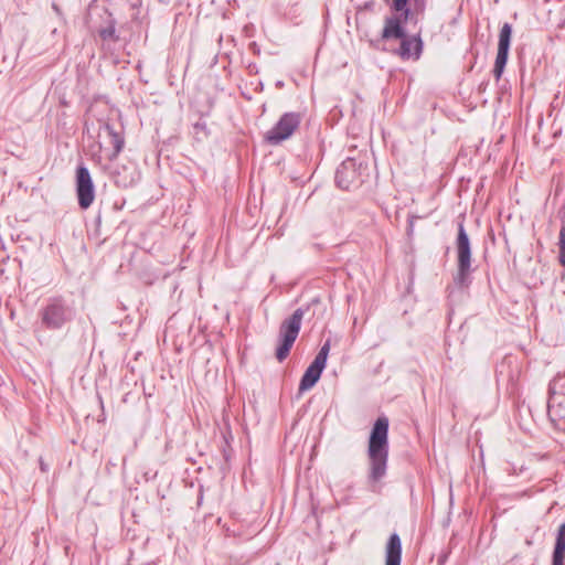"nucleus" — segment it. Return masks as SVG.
<instances>
[{
    "mask_svg": "<svg viewBox=\"0 0 565 565\" xmlns=\"http://www.w3.org/2000/svg\"><path fill=\"white\" fill-rule=\"evenodd\" d=\"M391 9L397 14L384 19L382 40H401V45L395 53L402 60H418L423 52V41L418 34L407 35L404 24L412 20L415 13H422L425 10V1L392 0Z\"/></svg>",
    "mask_w": 565,
    "mask_h": 565,
    "instance_id": "obj_1",
    "label": "nucleus"
},
{
    "mask_svg": "<svg viewBox=\"0 0 565 565\" xmlns=\"http://www.w3.org/2000/svg\"><path fill=\"white\" fill-rule=\"evenodd\" d=\"M111 180L120 188H129L138 180V173L134 166H121L119 167L115 161L106 168Z\"/></svg>",
    "mask_w": 565,
    "mask_h": 565,
    "instance_id": "obj_12",
    "label": "nucleus"
},
{
    "mask_svg": "<svg viewBox=\"0 0 565 565\" xmlns=\"http://www.w3.org/2000/svg\"><path fill=\"white\" fill-rule=\"evenodd\" d=\"M388 419L381 416L376 419L369 439L367 455L370 459V480L376 482L386 473L388 457Z\"/></svg>",
    "mask_w": 565,
    "mask_h": 565,
    "instance_id": "obj_2",
    "label": "nucleus"
},
{
    "mask_svg": "<svg viewBox=\"0 0 565 565\" xmlns=\"http://www.w3.org/2000/svg\"><path fill=\"white\" fill-rule=\"evenodd\" d=\"M305 313L306 309L298 308L290 317L286 318L280 323L278 330V345L275 352V356L279 362L285 361L288 358L290 350L300 332Z\"/></svg>",
    "mask_w": 565,
    "mask_h": 565,
    "instance_id": "obj_5",
    "label": "nucleus"
},
{
    "mask_svg": "<svg viewBox=\"0 0 565 565\" xmlns=\"http://www.w3.org/2000/svg\"><path fill=\"white\" fill-rule=\"evenodd\" d=\"M565 558V522L558 526L555 546L552 556V565H563Z\"/></svg>",
    "mask_w": 565,
    "mask_h": 565,
    "instance_id": "obj_14",
    "label": "nucleus"
},
{
    "mask_svg": "<svg viewBox=\"0 0 565 565\" xmlns=\"http://www.w3.org/2000/svg\"><path fill=\"white\" fill-rule=\"evenodd\" d=\"M551 403H552V402H551V399H550V401H548V403H547V406H548V411H550V412H551V407H552V404H551Z\"/></svg>",
    "mask_w": 565,
    "mask_h": 565,
    "instance_id": "obj_18",
    "label": "nucleus"
},
{
    "mask_svg": "<svg viewBox=\"0 0 565 565\" xmlns=\"http://www.w3.org/2000/svg\"><path fill=\"white\" fill-rule=\"evenodd\" d=\"M300 113H285L278 122L266 132V140L270 145H279L292 136L300 126Z\"/></svg>",
    "mask_w": 565,
    "mask_h": 565,
    "instance_id": "obj_7",
    "label": "nucleus"
},
{
    "mask_svg": "<svg viewBox=\"0 0 565 565\" xmlns=\"http://www.w3.org/2000/svg\"><path fill=\"white\" fill-rule=\"evenodd\" d=\"M456 249L457 273L454 276V282L459 288H467L471 284V246L462 222L458 224Z\"/></svg>",
    "mask_w": 565,
    "mask_h": 565,
    "instance_id": "obj_4",
    "label": "nucleus"
},
{
    "mask_svg": "<svg viewBox=\"0 0 565 565\" xmlns=\"http://www.w3.org/2000/svg\"><path fill=\"white\" fill-rule=\"evenodd\" d=\"M358 163L354 159L348 158L335 171V183L342 190H349L359 181Z\"/></svg>",
    "mask_w": 565,
    "mask_h": 565,
    "instance_id": "obj_11",
    "label": "nucleus"
},
{
    "mask_svg": "<svg viewBox=\"0 0 565 565\" xmlns=\"http://www.w3.org/2000/svg\"><path fill=\"white\" fill-rule=\"evenodd\" d=\"M512 36V25L508 22L503 23L499 32L498 53L493 67V75L499 81L503 74L509 57V50Z\"/></svg>",
    "mask_w": 565,
    "mask_h": 565,
    "instance_id": "obj_9",
    "label": "nucleus"
},
{
    "mask_svg": "<svg viewBox=\"0 0 565 565\" xmlns=\"http://www.w3.org/2000/svg\"><path fill=\"white\" fill-rule=\"evenodd\" d=\"M52 9H53V11L56 13V15L58 18L63 19V12H62V10H61V8H60V6L57 3L53 2L52 3Z\"/></svg>",
    "mask_w": 565,
    "mask_h": 565,
    "instance_id": "obj_16",
    "label": "nucleus"
},
{
    "mask_svg": "<svg viewBox=\"0 0 565 565\" xmlns=\"http://www.w3.org/2000/svg\"><path fill=\"white\" fill-rule=\"evenodd\" d=\"M331 348V341L328 339L320 348L318 354L316 355L315 360L311 362V364L307 367L305 371L300 383H299V391L306 392L310 388H312L316 383L319 381L326 365L328 355Z\"/></svg>",
    "mask_w": 565,
    "mask_h": 565,
    "instance_id": "obj_6",
    "label": "nucleus"
},
{
    "mask_svg": "<svg viewBox=\"0 0 565 565\" xmlns=\"http://www.w3.org/2000/svg\"><path fill=\"white\" fill-rule=\"evenodd\" d=\"M99 36H100L104 41H107V40L116 41V40H117V36H116V29H115V24H114V23H110L108 26L103 28L102 30H99Z\"/></svg>",
    "mask_w": 565,
    "mask_h": 565,
    "instance_id": "obj_15",
    "label": "nucleus"
},
{
    "mask_svg": "<svg viewBox=\"0 0 565 565\" xmlns=\"http://www.w3.org/2000/svg\"><path fill=\"white\" fill-rule=\"evenodd\" d=\"M402 542L397 533L391 534L385 546V565H401Z\"/></svg>",
    "mask_w": 565,
    "mask_h": 565,
    "instance_id": "obj_13",
    "label": "nucleus"
},
{
    "mask_svg": "<svg viewBox=\"0 0 565 565\" xmlns=\"http://www.w3.org/2000/svg\"><path fill=\"white\" fill-rule=\"evenodd\" d=\"M40 468L44 472L47 471V465L42 459H40Z\"/></svg>",
    "mask_w": 565,
    "mask_h": 565,
    "instance_id": "obj_17",
    "label": "nucleus"
},
{
    "mask_svg": "<svg viewBox=\"0 0 565 565\" xmlns=\"http://www.w3.org/2000/svg\"><path fill=\"white\" fill-rule=\"evenodd\" d=\"M39 316L46 329L58 330L73 320L75 310L63 297H52L42 307Z\"/></svg>",
    "mask_w": 565,
    "mask_h": 565,
    "instance_id": "obj_3",
    "label": "nucleus"
},
{
    "mask_svg": "<svg viewBox=\"0 0 565 565\" xmlns=\"http://www.w3.org/2000/svg\"><path fill=\"white\" fill-rule=\"evenodd\" d=\"M99 136L108 140L111 149L104 148L105 156L109 161H115L125 147V137L122 131H117L109 122H102Z\"/></svg>",
    "mask_w": 565,
    "mask_h": 565,
    "instance_id": "obj_10",
    "label": "nucleus"
},
{
    "mask_svg": "<svg viewBox=\"0 0 565 565\" xmlns=\"http://www.w3.org/2000/svg\"><path fill=\"white\" fill-rule=\"evenodd\" d=\"M76 194L81 209H88L95 199V188L88 169L79 166L76 169Z\"/></svg>",
    "mask_w": 565,
    "mask_h": 565,
    "instance_id": "obj_8",
    "label": "nucleus"
}]
</instances>
